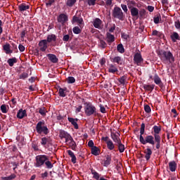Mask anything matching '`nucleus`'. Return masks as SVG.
<instances>
[{"mask_svg":"<svg viewBox=\"0 0 180 180\" xmlns=\"http://www.w3.org/2000/svg\"><path fill=\"white\" fill-rule=\"evenodd\" d=\"M153 130V136L147 135L145 139L143 136L146 131V124L142 123L140 129V136H139V141L141 144L146 146V144H150L153 148H155L156 150H160L161 148V136H160V133H161V126L155 125L152 128Z\"/></svg>","mask_w":180,"mask_h":180,"instance_id":"f257e3e1","label":"nucleus"},{"mask_svg":"<svg viewBox=\"0 0 180 180\" xmlns=\"http://www.w3.org/2000/svg\"><path fill=\"white\" fill-rule=\"evenodd\" d=\"M34 166L36 168H43V167L45 166L48 169H51V168L53 167L51 162L49 159V156L46 155H37Z\"/></svg>","mask_w":180,"mask_h":180,"instance_id":"f03ea898","label":"nucleus"},{"mask_svg":"<svg viewBox=\"0 0 180 180\" xmlns=\"http://www.w3.org/2000/svg\"><path fill=\"white\" fill-rule=\"evenodd\" d=\"M158 54L164 64H168V63L172 64L175 61L174 54L169 51H160Z\"/></svg>","mask_w":180,"mask_h":180,"instance_id":"7ed1b4c3","label":"nucleus"},{"mask_svg":"<svg viewBox=\"0 0 180 180\" xmlns=\"http://www.w3.org/2000/svg\"><path fill=\"white\" fill-rule=\"evenodd\" d=\"M36 131L38 134H45V136H47V134L50 133V130L47 127V124H46L44 120L37 122L36 125Z\"/></svg>","mask_w":180,"mask_h":180,"instance_id":"20e7f679","label":"nucleus"},{"mask_svg":"<svg viewBox=\"0 0 180 180\" xmlns=\"http://www.w3.org/2000/svg\"><path fill=\"white\" fill-rule=\"evenodd\" d=\"M84 112L87 116H92V115H96V108L91 103H84Z\"/></svg>","mask_w":180,"mask_h":180,"instance_id":"39448f33","label":"nucleus"},{"mask_svg":"<svg viewBox=\"0 0 180 180\" xmlns=\"http://www.w3.org/2000/svg\"><path fill=\"white\" fill-rule=\"evenodd\" d=\"M112 16L115 19H119V20H123L124 19V15H123V11L120 7H115L112 11Z\"/></svg>","mask_w":180,"mask_h":180,"instance_id":"423d86ee","label":"nucleus"},{"mask_svg":"<svg viewBox=\"0 0 180 180\" xmlns=\"http://www.w3.org/2000/svg\"><path fill=\"white\" fill-rule=\"evenodd\" d=\"M153 81L156 85H158L160 89H165V86H164V83H162V81L158 75L155 74L154 75Z\"/></svg>","mask_w":180,"mask_h":180,"instance_id":"0eeeda50","label":"nucleus"},{"mask_svg":"<svg viewBox=\"0 0 180 180\" xmlns=\"http://www.w3.org/2000/svg\"><path fill=\"white\" fill-rule=\"evenodd\" d=\"M144 60L143 59V57L141 56V53L137 52L134 56V64H136L137 65H141V63H143Z\"/></svg>","mask_w":180,"mask_h":180,"instance_id":"6e6552de","label":"nucleus"},{"mask_svg":"<svg viewBox=\"0 0 180 180\" xmlns=\"http://www.w3.org/2000/svg\"><path fill=\"white\" fill-rule=\"evenodd\" d=\"M58 23H60L62 26H64L65 25L66 22H68V15L65 13H61L58 17Z\"/></svg>","mask_w":180,"mask_h":180,"instance_id":"1a4fd4ad","label":"nucleus"},{"mask_svg":"<svg viewBox=\"0 0 180 180\" xmlns=\"http://www.w3.org/2000/svg\"><path fill=\"white\" fill-rule=\"evenodd\" d=\"M38 46L39 47V50L40 51H46V50H47V48L49 47V46L47 45V40L46 39H43L41 40Z\"/></svg>","mask_w":180,"mask_h":180,"instance_id":"9d476101","label":"nucleus"},{"mask_svg":"<svg viewBox=\"0 0 180 180\" xmlns=\"http://www.w3.org/2000/svg\"><path fill=\"white\" fill-rule=\"evenodd\" d=\"M143 154H145L146 161H150L151 155H153V150L150 148V146H147V148L143 150Z\"/></svg>","mask_w":180,"mask_h":180,"instance_id":"9b49d317","label":"nucleus"},{"mask_svg":"<svg viewBox=\"0 0 180 180\" xmlns=\"http://www.w3.org/2000/svg\"><path fill=\"white\" fill-rule=\"evenodd\" d=\"M72 22L78 23V25L81 29L84 27V19H82L81 17H77V15H74L72 18Z\"/></svg>","mask_w":180,"mask_h":180,"instance_id":"f8f14e48","label":"nucleus"},{"mask_svg":"<svg viewBox=\"0 0 180 180\" xmlns=\"http://www.w3.org/2000/svg\"><path fill=\"white\" fill-rule=\"evenodd\" d=\"M93 25L96 29H102V20L96 18L93 22Z\"/></svg>","mask_w":180,"mask_h":180,"instance_id":"ddd939ff","label":"nucleus"},{"mask_svg":"<svg viewBox=\"0 0 180 180\" xmlns=\"http://www.w3.org/2000/svg\"><path fill=\"white\" fill-rule=\"evenodd\" d=\"M27 114L26 113V110L20 109L17 112L18 119H23V117H26Z\"/></svg>","mask_w":180,"mask_h":180,"instance_id":"4468645a","label":"nucleus"},{"mask_svg":"<svg viewBox=\"0 0 180 180\" xmlns=\"http://www.w3.org/2000/svg\"><path fill=\"white\" fill-rule=\"evenodd\" d=\"M47 57L53 64L58 63V58L56 55L49 53L47 55Z\"/></svg>","mask_w":180,"mask_h":180,"instance_id":"2eb2a0df","label":"nucleus"},{"mask_svg":"<svg viewBox=\"0 0 180 180\" xmlns=\"http://www.w3.org/2000/svg\"><path fill=\"white\" fill-rule=\"evenodd\" d=\"M170 39L173 43H176V40H180L179 34H178L176 32H173L170 36Z\"/></svg>","mask_w":180,"mask_h":180,"instance_id":"dca6fc26","label":"nucleus"},{"mask_svg":"<svg viewBox=\"0 0 180 180\" xmlns=\"http://www.w3.org/2000/svg\"><path fill=\"white\" fill-rule=\"evenodd\" d=\"M3 49L5 51L6 54H12L13 50L11 49V44H6L3 46Z\"/></svg>","mask_w":180,"mask_h":180,"instance_id":"f3484780","label":"nucleus"},{"mask_svg":"<svg viewBox=\"0 0 180 180\" xmlns=\"http://www.w3.org/2000/svg\"><path fill=\"white\" fill-rule=\"evenodd\" d=\"M68 122H70V123H71V124H72V126H74V128L76 129H78V124L77 123L78 122V119L75 118H72V117H68Z\"/></svg>","mask_w":180,"mask_h":180,"instance_id":"a211bd4d","label":"nucleus"},{"mask_svg":"<svg viewBox=\"0 0 180 180\" xmlns=\"http://www.w3.org/2000/svg\"><path fill=\"white\" fill-rule=\"evenodd\" d=\"M155 87V84H143V89L149 92H153V91H154Z\"/></svg>","mask_w":180,"mask_h":180,"instance_id":"6ab92c4d","label":"nucleus"},{"mask_svg":"<svg viewBox=\"0 0 180 180\" xmlns=\"http://www.w3.org/2000/svg\"><path fill=\"white\" fill-rule=\"evenodd\" d=\"M30 6L29 5H26V4H21L18 6L19 12H25V11H27Z\"/></svg>","mask_w":180,"mask_h":180,"instance_id":"aec40b11","label":"nucleus"},{"mask_svg":"<svg viewBox=\"0 0 180 180\" xmlns=\"http://www.w3.org/2000/svg\"><path fill=\"white\" fill-rule=\"evenodd\" d=\"M169 168L172 172H175V171H176V162L174 160L172 162H169Z\"/></svg>","mask_w":180,"mask_h":180,"instance_id":"412c9836","label":"nucleus"},{"mask_svg":"<svg viewBox=\"0 0 180 180\" xmlns=\"http://www.w3.org/2000/svg\"><path fill=\"white\" fill-rule=\"evenodd\" d=\"M47 43H51V41H56L57 40V36L54 34H49L46 38Z\"/></svg>","mask_w":180,"mask_h":180,"instance_id":"4be33fe9","label":"nucleus"},{"mask_svg":"<svg viewBox=\"0 0 180 180\" xmlns=\"http://www.w3.org/2000/svg\"><path fill=\"white\" fill-rule=\"evenodd\" d=\"M111 139L113 140L115 144H117V143H120V141H122V140H120V137H119L118 135H117L113 132H111Z\"/></svg>","mask_w":180,"mask_h":180,"instance_id":"5701e85b","label":"nucleus"},{"mask_svg":"<svg viewBox=\"0 0 180 180\" xmlns=\"http://www.w3.org/2000/svg\"><path fill=\"white\" fill-rule=\"evenodd\" d=\"M115 146H117L120 153H124V150H126V148L124 147V144L122 143V141L118 142L117 143H115Z\"/></svg>","mask_w":180,"mask_h":180,"instance_id":"b1692460","label":"nucleus"},{"mask_svg":"<svg viewBox=\"0 0 180 180\" xmlns=\"http://www.w3.org/2000/svg\"><path fill=\"white\" fill-rule=\"evenodd\" d=\"M59 96L62 98H65L67 96V87L60 88L58 90Z\"/></svg>","mask_w":180,"mask_h":180,"instance_id":"393cba45","label":"nucleus"},{"mask_svg":"<svg viewBox=\"0 0 180 180\" xmlns=\"http://www.w3.org/2000/svg\"><path fill=\"white\" fill-rule=\"evenodd\" d=\"M41 146H46V144H51V139L47 137H43L41 139Z\"/></svg>","mask_w":180,"mask_h":180,"instance_id":"a878e982","label":"nucleus"},{"mask_svg":"<svg viewBox=\"0 0 180 180\" xmlns=\"http://www.w3.org/2000/svg\"><path fill=\"white\" fill-rule=\"evenodd\" d=\"M111 162H112V157L110 155H108L105 157V159L104 160L103 166L104 167H109V165H110Z\"/></svg>","mask_w":180,"mask_h":180,"instance_id":"bb28decb","label":"nucleus"},{"mask_svg":"<svg viewBox=\"0 0 180 180\" xmlns=\"http://www.w3.org/2000/svg\"><path fill=\"white\" fill-rule=\"evenodd\" d=\"M129 11L133 18H137L139 16V8L134 7V8H131Z\"/></svg>","mask_w":180,"mask_h":180,"instance_id":"cd10ccee","label":"nucleus"},{"mask_svg":"<svg viewBox=\"0 0 180 180\" xmlns=\"http://www.w3.org/2000/svg\"><path fill=\"white\" fill-rule=\"evenodd\" d=\"M68 146L71 148V150H73V151H75L77 150V143L74 141V139L68 142Z\"/></svg>","mask_w":180,"mask_h":180,"instance_id":"c85d7f7f","label":"nucleus"},{"mask_svg":"<svg viewBox=\"0 0 180 180\" xmlns=\"http://www.w3.org/2000/svg\"><path fill=\"white\" fill-rule=\"evenodd\" d=\"M106 36H107L108 43H113V41H115V35L109 32H107Z\"/></svg>","mask_w":180,"mask_h":180,"instance_id":"c756f323","label":"nucleus"},{"mask_svg":"<svg viewBox=\"0 0 180 180\" xmlns=\"http://www.w3.org/2000/svg\"><path fill=\"white\" fill-rule=\"evenodd\" d=\"M7 63L10 67H13V65L18 63V59L16 58H9Z\"/></svg>","mask_w":180,"mask_h":180,"instance_id":"7c9ffc66","label":"nucleus"},{"mask_svg":"<svg viewBox=\"0 0 180 180\" xmlns=\"http://www.w3.org/2000/svg\"><path fill=\"white\" fill-rule=\"evenodd\" d=\"M119 71L117 68L114 65H110L108 68V72H111V74H115V72H117Z\"/></svg>","mask_w":180,"mask_h":180,"instance_id":"2f4dec72","label":"nucleus"},{"mask_svg":"<svg viewBox=\"0 0 180 180\" xmlns=\"http://www.w3.org/2000/svg\"><path fill=\"white\" fill-rule=\"evenodd\" d=\"M134 6H136V1H134V0L127 1V7H128V9H129V11L131 9L134 8H135Z\"/></svg>","mask_w":180,"mask_h":180,"instance_id":"473e14b6","label":"nucleus"},{"mask_svg":"<svg viewBox=\"0 0 180 180\" xmlns=\"http://www.w3.org/2000/svg\"><path fill=\"white\" fill-rule=\"evenodd\" d=\"M70 134L68 132L61 129L59 132V136L63 140V139H65Z\"/></svg>","mask_w":180,"mask_h":180,"instance_id":"72a5a7b5","label":"nucleus"},{"mask_svg":"<svg viewBox=\"0 0 180 180\" xmlns=\"http://www.w3.org/2000/svg\"><path fill=\"white\" fill-rule=\"evenodd\" d=\"M112 63H117V64H120L122 65V58L120 56H115L112 59H111Z\"/></svg>","mask_w":180,"mask_h":180,"instance_id":"f704fd0d","label":"nucleus"},{"mask_svg":"<svg viewBox=\"0 0 180 180\" xmlns=\"http://www.w3.org/2000/svg\"><path fill=\"white\" fill-rule=\"evenodd\" d=\"M107 148H108V150H115V143H113V141H112V140H109L108 141L107 143Z\"/></svg>","mask_w":180,"mask_h":180,"instance_id":"c9c22d12","label":"nucleus"},{"mask_svg":"<svg viewBox=\"0 0 180 180\" xmlns=\"http://www.w3.org/2000/svg\"><path fill=\"white\" fill-rule=\"evenodd\" d=\"M38 112L39 115H41V116H46V114L47 113V109H46L45 107H41L38 109Z\"/></svg>","mask_w":180,"mask_h":180,"instance_id":"e433bc0d","label":"nucleus"},{"mask_svg":"<svg viewBox=\"0 0 180 180\" xmlns=\"http://www.w3.org/2000/svg\"><path fill=\"white\" fill-rule=\"evenodd\" d=\"M91 154L93 155H99V148H98V147H96V146H94L93 148H91Z\"/></svg>","mask_w":180,"mask_h":180,"instance_id":"4c0bfd02","label":"nucleus"},{"mask_svg":"<svg viewBox=\"0 0 180 180\" xmlns=\"http://www.w3.org/2000/svg\"><path fill=\"white\" fill-rule=\"evenodd\" d=\"M117 50L118 53L123 54V53H124V46H123L122 44H119L117 46Z\"/></svg>","mask_w":180,"mask_h":180,"instance_id":"58836bf2","label":"nucleus"},{"mask_svg":"<svg viewBox=\"0 0 180 180\" xmlns=\"http://www.w3.org/2000/svg\"><path fill=\"white\" fill-rule=\"evenodd\" d=\"M76 2H77V0H67L66 5L70 8H72V6L75 5Z\"/></svg>","mask_w":180,"mask_h":180,"instance_id":"ea45409f","label":"nucleus"},{"mask_svg":"<svg viewBox=\"0 0 180 180\" xmlns=\"http://www.w3.org/2000/svg\"><path fill=\"white\" fill-rule=\"evenodd\" d=\"M160 20H161V15L158 14L156 17H154L153 22L155 25H158V23H160Z\"/></svg>","mask_w":180,"mask_h":180,"instance_id":"a19ab883","label":"nucleus"},{"mask_svg":"<svg viewBox=\"0 0 180 180\" xmlns=\"http://www.w3.org/2000/svg\"><path fill=\"white\" fill-rule=\"evenodd\" d=\"M15 178H16V174H12L11 175H10L8 176L2 177V179L3 180H12V179H15Z\"/></svg>","mask_w":180,"mask_h":180,"instance_id":"79ce46f5","label":"nucleus"},{"mask_svg":"<svg viewBox=\"0 0 180 180\" xmlns=\"http://www.w3.org/2000/svg\"><path fill=\"white\" fill-rule=\"evenodd\" d=\"M72 32H73V33H75V34H79V33H81V32H82V30H81L79 27H75L72 29Z\"/></svg>","mask_w":180,"mask_h":180,"instance_id":"37998d69","label":"nucleus"},{"mask_svg":"<svg viewBox=\"0 0 180 180\" xmlns=\"http://www.w3.org/2000/svg\"><path fill=\"white\" fill-rule=\"evenodd\" d=\"M119 82L121 85H124L126 84V76H122L118 79Z\"/></svg>","mask_w":180,"mask_h":180,"instance_id":"c03bdc74","label":"nucleus"},{"mask_svg":"<svg viewBox=\"0 0 180 180\" xmlns=\"http://www.w3.org/2000/svg\"><path fill=\"white\" fill-rule=\"evenodd\" d=\"M67 82L68 84H74V82H75V78L70 76L67 78Z\"/></svg>","mask_w":180,"mask_h":180,"instance_id":"a18cd8bd","label":"nucleus"},{"mask_svg":"<svg viewBox=\"0 0 180 180\" xmlns=\"http://www.w3.org/2000/svg\"><path fill=\"white\" fill-rule=\"evenodd\" d=\"M29 77V72L20 75V79H26Z\"/></svg>","mask_w":180,"mask_h":180,"instance_id":"49530a36","label":"nucleus"},{"mask_svg":"<svg viewBox=\"0 0 180 180\" xmlns=\"http://www.w3.org/2000/svg\"><path fill=\"white\" fill-rule=\"evenodd\" d=\"M152 36H158V37H161V36H162V33L157 31V30H155L152 32Z\"/></svg>","mask_w":180,"mask_h":180,"instance_id":"de8ad7c7","label":"nucleus"},{"mask_svg":"<svg viewBox=\"0 0 180 180\" xmlns=\"http://www.w3.org/2000/svg\"><path fill=\"white\" fill-rule=\"evenodd\" d=\"M105 1V8H109V6H113L112 1L113 0H104Z\"/></svg>","mask_w":180,"mask_h":180,"instance_id":"09e8293b","label":"nucleus"},{"mask_svg":"<svg viewBox=\"0 0 180 180\" xmlns=\"http://www.w3.org/2000/svg\"><path fill=\"white\" fill-rule=\"evenodd\" d=\"M144 110L146 113H151V107L146 104L144 105Z\"/></svg>","mask_w":180,"mask_h":180,"instance_id":"8fccbe9b","label":"nucleus"},{"mask_svg":"<svg viewBox=\"0 0 180 180\" xmlns=\"http://www.w3.org/2000/svg\"><path fill=\"white\" fill-rule=\"evenodd\" d=\"M1 110L2 113H8V110H6V105L5 104L1 105Z\"/></svg>","mask_w":180,"mask_h":180,"instance_id":"3c124183","label":"nucleus"},{"mask_svg":"<svg viewBox=\"0 0 180 180\" xmlns=\"http://www.w3.org/2000/svg\"><path fill=\"white\" fill-rule=\"evenodd\" d=\"M56 2V0H48L47 2L46 3V6L47 8L49 6H51L54 3Z\"/></svg>","mask_w":180,"mask_h":180,"instance_id":"603ef678","label":"nucleus"},{"mask_svg":"<svg viewBox=\"0 0 180 180\" xmlns=\"http://www.w3.org/2000/svg\"><path fill=\"white\" fill-rule=\"evenodd\" d=\"M100 46L102 49H106V42L103 39L100 40Z\"/></svg>","mask_w":180,"mask_h":180,"instance_id":"864d4df0","label":"nucleus"},{"mask_svg":"<svg viewBox=\"0 0 180 180\" xmlns=\"http://www.w3.org/2000/svg\"><path fill=\"white\" fill-rule=\"evenodd\" d=\"M87 2L89 6H94V5L96 4V0H88Z\"/></svg>","mask_w":180,"mask_h":180,"instance_id":"5fc2aeb1","label":"nucleus"},{"mask_svg":"<svg viewBox=\"0 0 180 180\" xmlns=\"http://www.w3.org/2000/svg\"><path fill=\"white\" fill-rule=\"evenodd\" d=\"M93 178L94 179L99 180V178H101V174H99V173L96 172V173H94V174H93Z\"/></svg>","mask_w":180,"mask_h":180,"instance_id":"6e6d98bb","label":"nucleus"},{"mask_svg":"<svg viewBox=\"0 0 180 180\" xmlns=\"http://www.w3.org/2000/svg\"><path fill=\"white\" fill-rule=\"evenodd\" d=\"M32 147L34 150V151H39V146H37V144H36V143H32Z\"/></svg>","mask_w":180,"mask_h":180,"instance_id":"4d7b16f0","label":"nucleus"},{"mask_svg":"<svg viewBox=\"0 0 180 180\" xmlns=\"http://www.w3.org/2000/svg\"><path fill=\"white\" fill-rule=\"evenodd\" d=\"M63 41H70V35L69 34H65L63 37Z\"/></svg>","mask_w":180,"mask_h":180,"instance_id":"13d9d810","label":"nucleus"},{"mask_svg":"<svg viewBox=\"0 0 180 180\" xmlns=\"http://www.w3.org/2000/svg\"><path fill=\"white\" fill-rule=\"evenodd\" d=\"M139 15L141 18L146 15V9L143 8L139 11Z\"/></svg>","mask_w":180,"mask_h":180,"instance_id":"bf43d9fd","label":"nucleus"},{"mask_svg":"<svg viewBox=\"0 0 180 180\" xmlns=\"http://www.w3.org/2000/svg\"><path fill=\"white\" fill-rule=\"evenodd\" d=\"M121 8L125 13H127V11L129 10L127 9V6L126 4H121Z\"/></svg>","mask_w":180,"mask_h":180,"instance_id":"052dcab7","label":"nucleus"},{"mask_svg":"<svg viewBox=\"0 0 180 180\" xmlns=\"http://www.w3.org/2000/svg\"><path fill=\"white\" fill-rule=\"evenodd\" d=\"M65 143H69V141H72L73 139L72 136H71L70 134H69L66 138H65Z\"/></svg>","mask_w":180,"mask_h":180,"instance_id":"680f3d73","label":"nucleus"},{"mask_svg":"<svg viewBox=\"0 0 180 180\" xmlns=\"http://www.w3.org/2000/svg\"><path fill=\"white\" fill-rule=\"evenodd\" d=\"M100 112L101 113H106V108L103 105H100Z\"/></svg>","mask_w":180,"mask_h":180,"instance_id":"e2e57ef3","label":"nucleus"},{"mask_svg":"<svg viewBox=\"0 0 180 180\" xmlns=\"http://www.w3.org/2000/svg\"><path fill=\"white\" fill-rule=\"evenodd\" d=\"M94 146H95V144L94 143V141L90 140V141L88 142V146H89V147H91V148H92L95 147Z\"/></svg>","mask_w":180,"mask_h":180,"instance_id":"0e129e2a","label":"nucleus"},{"mask_svg":"<svg viewBox=\"0 0 180 180\" xmlns=\"http://www.w3.org/2000/svg\"><path fill=\"white\" fill-rule=\"evenodd\" d=\"M67 153H68V155H70V157L71 158L75 155L74 154V152H72V150H67Z\"/></svg>","mask_w":180,"mask_h":180,"instance_id":"69168bd1","label":"nucleus"},{"mask_svg":"<svg viewBox=\"0 0 180 180\" xmlns=\"http://www.w3.org/2000/svg\"><path fill=\"white\" fill-rule=\"evenodd\" d=\"M174 26H175L176 29H180L179 20L174 22Z\"/></svg>","mask_w":180,"mask_h":180,"instance_id":"338daca9","label":"nucleus"},{"mask_svg":"<svg viewBox=\"0 0 180 180\" xmlns=\"http://www.w3.org/2000/svg\"><path fill=\"white\" fill-rule=\"evenodd\" d=\"M18 49H19L20 51H21V52L25 51V46H23L22 44H20L18 46Z\"/></svg>","mask_w":180,"mask_h":180,"instance_id":"774afa93","label":"nucleus"}]
</instances>
